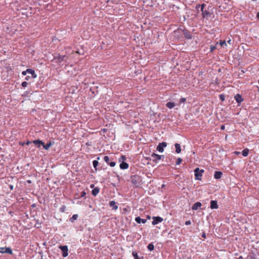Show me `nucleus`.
<instances>
[{
  "label": "nucleus",
  "mask_w": 259,
  "mask_h": 259,
  "mask_svg": "<svg viewBox=\"0 0 259 259\" xmlns=\"http://www.w3.org/2000/svg\"><path fill=\"white\" fill-rule=\"evenodd\" d=\"M132 183L136 187H138L142 184V178L137 175L131 176Z\"/></svg>",
  "instance_id": "f257e3e1"
},
{
  "label": "nucleus",
  "mask_w": 259,
  "mask_h": 259,
  "mask_svg": "<svg viewBox=\"0 0 259 259\" xmlns=\"http://www.w3.org/2000/svg\"><path fill=\"white\" fill-rule=\"evenodd\" d=\"M194 176L195 179L196 180H201V177L202 176V174L204 171V169H200L198 167H196L194 170Z\"/></svg>",
  "instance_id": "f03ea898"
},
{
  "label": "nucleus",
  "mask_w": 259,
  "mask_h": 259,
  "mask_svg": "<svg viewBox=\"0 0 259 259\" xmlns=\"http://www.w3.org/2000/svg\"><path fill=\"white\" fill-rule=\"evenodd\" d=\"M126 157L124 155H121L119 158V161H122L119 165L121 169H126L128 167V164L124 161Z\"/></svg>",
  "instance_id": "7ed1b4c3"
},
{
  "label": "nucleus",
  "mask_w": 259,
  "mask_h": 259,
  "mask_svg": "<svg viewBox=\"0 0 259 259\" xmlns=\"http://www.w3.org/2000/svg\"><path fill=\"white\" fill-rule=\"evenodd\" d=\"M65 58H66V55L61 56L60 54H57L54 56L53 59L55 61L56 63H60L65 60Z\"/></svg>",
  "instance_id": "20e7f679"
},
{
  "label": "nucleus",
  "mask_w": 259,
  "mask_h": 259,
  "mask_svg": "<svg viewBox=\"0 0 259 259\" xmlns=\"http://www.w3.org/2000/svg\"><path fill=\"white\" fill-rule=\"evenodd\" d=\"M59 248L62 252V256L64 257H66L68 255V248L67 245H60Z\"/></svg>",
  "instance_id": "39448f33"
},
{
  "label": "nucleus",
  "mask_w": 259,
  "mask_h": 259,
  "mask_svg": "<svg viewBox=\"0 0 259 259\" xmlns=\"http://www.w3.org/2000/svg\"><path fill=\"white\" fill-rule=\"evenodd\" d=\"M151 158H152V160L155 162H157L158 160L164 158V156L163 155H159L156 153H152L151 154Z\"/></svg>",
  "instance_id": "423d86ee"
},
{
  "label": "nucleus",
  "mask_w": 259,
  "mask_h": 259,
  "mask_svg": "<svg viewBox=\"0 0 259 259\" xmlns=\"http://www.w3.org/2000/svg\"><path fill=\"white\" fill-rule=\"evenodd\" d=\"M0 252L1 253H8L10 254H13V251L11 247H0Z\"/></svg>",
  "instance_id": "0eeeda50"
},
{
  "label": "nucleus",
  "mask_w": 259,
  "mask_h": 259,
  "mask_svg": "<svg viewBox=\"0 0 259 259\" xmlns=\"http://www.w3.org/2000/svg\"><path fill=\"white\" fill-rule=\"evenodd\" d=\"M167 146V143L165 142H162L161 143H159L158 146L156 147V149L159 152H163L164 151V148L166 147Z\"/></svg>",
  "instance_id": "6e6552de"
},
{
  "label": "nucleus",
  "mask_w": 259,
  "mask_h": 259,
  "mask_svg": "<svg viewBox=\"0 0 259 259\" xmlns=\"http://www.w3.org/2000/svg\"><path fill=\"white\" fill-rule=\"evenodd\" d=\"M153 221L152 224L153 225H156L160 223H161L163 219L162 218L157 216V217H152Z\"/></svg>",
  "instance_id": "1a4fd4ad"
},
{
  "label": "nucleus",
  "mask_w": 259,
  "mask_h": 259,
  "mask_svg": "<svg viewBox=\"0 0 259 259\" xmlns=\"http://www.w3.org/2000/svg\"><path fill=\"white\" fill-rule=\"evenodd\" d=\"M183 34L184 35V37L185 38L188 39H190L192 38V35L191 33L186 29H184L182 30Z\"/></svg>",
  "instance_id": "9d476101"
},
{
  "label": "nucleus",
  "mask_w": 259,
  "mask_h": 259,
  "mask_svg": "<svg viewBox=\"0 0 259 259\" xmlns=\"http://www.w3.org/2000/svg\"><path fill=\"white\" fill-rule=\"evenodd\" d=\"M234 98L236 101V102L238 103V105H240L241 103L243 101V99L242 97V96L239 94H237L234 97Z\"/></svg>",
  "instance_id": "9b49d317"
},
{
  "label": "nucleus",
  "mask_w": 259,
  "mask_h": 259,
  "mask_svg": "<svg viewBox=\"0 0 259 259\" xmlns=\"http://www.w3.org/2000/svg\"><path fill=\"white\" fill-rule=\"evenodd\" d=\"M26 72L27 73L30 74L31 75V77L33 78H35L37 77V75L35 73L34 70L31 68L27 69Z\"/></svg>",
  "instance_id": "f8f14e48"
},
{
  "label": "nucleus",
  "mask_w": 259,
  "mask_h": 259,
  "mask_svg": "<svg viewBox=\"0 0 259 259\" xmlns=\"http://www.w3.org/2000/svg\"><path fill=\"white\" fill-rule=\"evenodd\" d=\"M210 207L211 209H217L219 207L218 202L216 200H211L210 202Z\"/></svg>",
  "instance_id": "ddd939ff"
},
{
  "label": "nucleus",
  "mask_w": 259,
  "mask_h": 259,
  "mask_svg": "<svg viewBox=\"0 0 259 259\" xmlns=\"http://www.w3.org/2000/svg\"><path fill=\"white\" fill-rule=\"evenodd\" d=\"M109 205L114 210H116L118 208V205L115 201L112 200L109 201Z\"/></svg>",
  "instance_id": "4468645a"
},
{
  "label": "nucleus",
  "mask_w": 259,
  "mask_h": 259,
  "mask_svg": "<svg viewBox=\"0 0 259 259\" xmlns=\"http://www.w3.org/2000/svg\"><path fill=\"white\" fill-rule=\"evenodd\" d=\"M33 143L38 148H40L41 146L44 145V142L40 140H34L33 141Z\"/></svg>",
  "instance_id": "2eb2a0df"
},
{
  "label": "nucleus",
  "mask_w": 259,
  "mask_h": 259,
  "mask_svg": "<svg viewBox=\"0 0 259 259\" xmlns=\"http://www.w3.org/2000/svg\"><path fill=\"white\" fill-rule=\"evenodd\" d=\"M202 205L200 202H197L195 203L192 206V209L193 210H197Z\"/></svg>",
  "instance_id": "dca6fc26"
},
{
  "label": "nucleus",
  "mask_w": 259,
  "mask_h": 259,
  "mask_svg": "<svg viewBox=\"0 0 259 259\" xmlns=\"http://www.w3.org/2000/svg\"><path fill=\"white\" fill-rule=\"evenodd\" d=\"M135 221L138 224H141V223L145 224L146 223L147 220L141 219L140 217H137L135 218Z\"/></svg>",
  "instance_id": "f3484780"
},
{
  "label": "nucleus",
  "mask_w": 259,
  "mask_h": 259,
  "mask_svg": "<svg viewBox=\"0 0 259 259\" xmlns=\"http://www.w3.org/2000/svg\"><path fill=\"white\" fill-rule=\"evenodd\" d=\"M223 176V172L220 171H215L214 174V178L215 179H220Z\"/></svg>",
  "instance_id": "a211bd4d"
},
{
  "label": "nucleus",
  "mask_w": 259,
  "mask_h": 259,
  "mask_svg": "<svg viewBox=\"0 0 259 259\" xmlns=\"http://www.w3.org/2000/svg\"><path fill=\"white\" fill-rule=\"evenodd\" d=\"M100 190V189L99 187L94 188L92 191V194L94 196H96L98 195V194L99 193Z\"/></svg>",
  "instance_id": "6ab92c4d"
},
{
  "label": "nucleus",
  "mask_w": 259,
  "mask_h": 259,
  "mask_svg": "<svg viewBox=\"0 0 259 259\" xmlns=\"http://www.w3.org/2000/svg\"><path fill=\"white\" fill-rule=\"evenodd\" d=\"M174 146L176 148V152L178 154L180 153L182 151L180 144L179 143H175Z\"/></svg>",
  "instance_id": "aec40b11"
},
{
  "label": "nucleus",
  "mask_w": 259,
  "mask_h": 259,
  "mask_svg": "<svg viewBox=\"0 0 259 259\" xmlns=\"http://www.w3.org/2000/svg\"><path fill=\"white\" fill-rule=\"evenodd\" d=\"M202 16L203 18H208L211 15V14L208 11H207V10H205L204 12H203L202 13Z\"/></svg>",
  "instance_id": "412c9836"
},
{
  "label": "nucleus",
  "mask_w": 259,
  "mask_h": 259,
  "mask_svg": "<svg viewBox=\"0 0 259 259\" xmlns=\"http://www.w3.org/2000/svg\"><path fill=\"white\" fill-rule=\"evenodd\" d=\"M175 106V104L174 102H168L166 104V107H167L169 109H172Z\"/></svg>",
  "instance_id": "4be33fe9"
},
{
  "label": "nucleus",
  "mask_w": 259,
  "mask_h": 259,
  "mask_svg": "<svg viewBox=\"0 0 259 259\" xmlns=\"http://www.w3.org/2000/svg\"><path fill=\"white\" fill-rule=\"evenodd\" d=\"M99 159H100V157H98L97 160H94L93 161V166L95 168L96 170H97V166H98V164H99L98 160H99Z\"/></svg>",
  "instance_id": "5701e85b"
},
{
  "label": "nucleus",
  "mask_w": 259,
  "mask_h": 259,
  "mask_svg": "<svg viewBox=\"0 0 259 259\" xmlns=\"http://www.w3.org/2000/svg\"><path fill=\"white\" fill-rule=\"evenodd\" d=\"M52 145V142L50 141L49 143H48L47 144H45L44 143V145H42L43 148L46 149L48 150L50 148V147Z\"/></svg>",
  "instance_id": "b1692460"
},
{
  "label": "nucleus",
  "mask_w": 259,
  "mask_h": 259,
  "mask_svg": "<svg viewBox=\"0 0 259 259\" xmlns=\"http://www.w3.org/2000/svg\"><path fill=\"white\" fill-rule=\"evenodd\" d=\"M248 153H249V150L247 148H245L242 151V155L244 156V157H246L248 156Z\"/></svg>",
  "instance_id": "393cba45"
},
{
  "label": "nucleus",
  "mask_w": 259,
  "mask_h": 259,
  "mask_svg": "<svg viewBox=\"0 0 259 259\" xmlns=\"http://www.w3.org/2000/svg\"><path fill=\"white\" fill-rule=\"evenodd\" d=\"M147 249L151 251H153L154 249V246L153 244V243H150V244H149L147 246Z\"/></svg>",
  "instance_id": "a878e982"
},
{
  "label": "nucleus",
  "mask_w": 259,
  "mask_h": 259,
  "mask_svg": "<svg viewBox=\"0 0 259 259\" xmlns=\"http://www.w3.org/2000/svg\"><path fill=\"white\" fill-rule=\"evenodd\" d=\"M78 217V216L77 214H73L72 217L71 218H70V222L73 223L75 220H76L77 219Z\"/></svg>",
  "instance_id": "bb28decb"
},
{
  "label": "nucleus",
  "mask_w": 259,
  "mask_h": 259,
  "mask_svg": "<svg viewBox=\"0 0 259 259\" xmlns=\"http://www.w3.org/2000/svg\"><path fill=\"white\" fill-rule=\"evenodd\" d=\"M132 255L134 258V259H140V258L139 257L138 253L136 251H133Z\"/></svg>",
  "instance_id": "cd10ccee"
},
{
  "label": "nucleus",
  "mask_w": 259,
  "mask_h": 259,
  "mask_svg": "<svg viewBox=\"0 0 259 259\" xmlns=\"http://www.w3.org/2000/svg\"><path fill=\"white\" fill-rule=\"evenodd\" d=\"M104 160L108 164L110 162V158L108 156H105L104 157Z\"/></svg>",
  "instance_id": "c85d7f7f"
},
{
  "label": "nucleus",
  "mask_w": 259,
  "mask_h": 259,
  "mask_svg": "<svg viewBox=\"0 0 259 259\" xmlns=\"http://www.w3.org/2000/svg\"><path fill=\"white\" fill-rule=\"evenodd\" d=\"M219 99L222 101H224L225 100V96L224 94H221L219 95Z\"/></svg>",
  "instance_id": "c756f323"
},
{
  "label": "nucleus",
  "mask_w": 259,
  "mask_h": 259,
  "mask_svg": "<svg viewBox=\"0 0 259 259\" xmlns=\"http://www.w3.org/2000/svg\"><path fill=\"white\" fill-rule=\"evenodd\" d=\"M182 162V159L180 157H179L177 160L176 164L179 165Z\"/></svg>",
  "instance_id": "7c9ffc66"
},
{
  "label": "nucleus",
  "mask_w": 259,
  "mask_h": 259,
  "mask_svg": "<svg viewBox=\"0 0 259 259\" xmlns=\"http://www.w3.org/2000/svg\"><path fill=\"white\" fill-rule=\"evenodd\" d=\"M85 195H86V192H85L84 191H82V192H81V195H80V196H79V197H76V198L78 199V198H79L80 197H85Z\"/></svg>",
  "instance_id": "2f4dec72"
},
{
  "label": "nucleus",
  "mask_w": 259,
  "mask_h": 259,
  "mask_svg": "<svg viewBox=\"0 0 259 259\" xmlns=\"http://www.w3.org/2000/svg\"><path fill=\"white\" fill-rule=\"evenodd\" d=\"M40 226H41V223H39V222H38V221L37 220V221H36V224H35V227L36 228H39L40 227Z\"/></svg>",
  "instance_id": "473e14b6"
},
{
  "label": "nucleus",
  "mask_w": 259,
  "mask_h": 259,
  "mask_svg": "<svg viewBox=\"0 0 259 259\" xmlns=\"http://www.w3.org/2000/svg\"><path fill=\"white\" fill-rule=\"evenodd\" d=\"M220 44L221 47H223L224 45L227 46L225 40H220Z\"/></svg>",
  "instance_id": "72a5a7b5"
},
{
  "label": "nucleus",
  "mask_w": 259,
  "mask_h": 259,
  "mask_svg": "<svg viewBox=\"0 0 259 259\" xmlns=\"http://www.w3.org/2000/svg\"><path fill=\"white\" fill-rule=\"evenodd\" d=\"M108 164L111 167H114L115 165V164H116V162H114V161H111V162H109V163H108Z\"/></svg>",
  "instance_id": "f704fd0d"
},
{
  "label": "nucleus",
  "mask_w": 259,
  "mask_h": 259,
  "mask_svg": "<svg viewBox=\"0 0 259 259\" xmlns=\"http://www.w3.org/2000/svg\"><path fill=\"white\" fill-rule=\"evenodd\" d=\"M206 6V5L205 4H202L201 5L200 8H201V11L203 13L204 12V7Z\"/></svg>",
  "instance_id": "c9c22d12"
},
{
  "label": "nucleus",
  "mask_w": 259,
  "mask_h": 259,
  "mask_svg": "<svg viewBox=\"0 0 259 259\" xmlns=\"http://www.w3.org/2000/svg\"><path fill=\"white\" fill-rule=\"evenodd\" d=\"M28 83L26 81H23L21 83V85L23 88H25L27 86Z\"/></svg>",
  "instance_id": "e433bc0d"
},
{
  "label": "nucleus",
  "mask_w": 259,
  "mask_h": 259,
  "mask_svg": "<svg viewBox=\"0 0 259 259\" xmlns=\"http://www.w3.org/2000/svg\"><path fill=\"white\" fill-rule=\"evenodd\" d=\"M186 101V98H181L180 99V103H184Z\"/></svg>",
  "instance_id": "4c0bfd02"
},
{
  "label": "nucleus",
  "mask_w": 259,
  "mask_h": 259,
  "mask_svg": "<svg viewBox=\"0 0 259 259\" xmlns=\"http://www.w3.org/2000/svg\"><path fill=\"white\" fill-rule=\"evenodd\" d=\"M65 209H66V206L65 205L62 206L60 208L61 212H64Z\"/></svg>",
  "instance_id": "58836bf2"
},
{
  "label": "nucleus",
  "mask_w": 259,
  "mask_h": 259,
  "mask_svg": "<svg viewBox=\"0 0 259 259\" xmlns=\"http://www.w3.org/2000/svg\"><path fill=\"white\" fill-rule=\"evenodd\" d=\"M210 52H212L214 50H215L216 49V47L215 46L211 45L210 46Z\"/></svg>",
  "instance_id": "ea45409f"
},
{
  "label": "nucleus",
  "mask_w": 259,
  "mask_h": 259,
  "mask_svg": "<svg viewBox=\"0 0 259 259\" xmlns=\"http://www.w3.org/2000/svg\"><path fill=\"white\" fill-rule=\"evenodd\" d=\"M171 157H172V156L167 157L166 158L165 161L167 162H169L171 160Z\"/></svg>",
  "instance_id": "a19ab883"
},
{
  "label": "nucleus",
  "mask_w": 259,
  "mask_h": 259,
  "mask_svg": "<svg viewBox=\"0 0 259 259\" xmlns=\"http://www.w3.org/2000/svg\"><path fill=\"white\" fill-rule=\"evenodd\" d=\"M185 224L186 225V226H188V225H190L191 224V222L189 220V221H187L185 222Z\"/></svg>",
  "instance_id": "79ce46f5"
},
{
  "label": "nucleus",
  "mask_w": 259,
  "mask_h": 259,
  "mask_svg": "<svg viewBox=\"0 0 259 259\" xmlns=\"http://www.w3.org/2000/svg\"><path fill=\"white\" fill-rule=\"evenodd\" d=\"M31 78H32L31 76H27L25 77V79L26 80H29Z\"/></svg>",
  "instance_id": "37998d69"
},
{
  "label": "nucleus",
  "mask_w": 259,
  "mask_h": 259,
  "mask_svg": "<svg viewBox=\"0 0 259 259\" xmlns=\"http://www.w3.org/2000/svg\"><path fill=\"white\" fill-rule=\"evenodd\" d=\"M27 72H26V70H25V71H22V75H23V76H25V75L27 74Z\"/></svg>",
  "instance_id": "c03bdc74"
},
{
  "label": "nucleus",
  "mask_w": 259,
  "mask_h": 259,
  "mask_svg": "<svg viewBox=\"0 0 259 259\" xmlns=\"http://www.w3.org/2000/svg\"><path fill=\"white\" fill-rule=\"evenodd\" d=\"M201 237H202V238H206V234H205V233L204 232H203V233L202 234V235H201Z\"/></svg>",
  "instance_id": "a18cd8bd"
},
{
  "label": "nucleus",
  "mask_w": 259,
  "mask_h": 259,
  "mask_svg": "<svg viewBox=\"0 0 259 259\" xmlns=\"http://www.w3.org/2000/svg\"><path fill=\"white\" fill-rule=\"evenodd\" d=\"M225 128V125H222L221 126V130H224Z\"/></svg>",
  "instance_id": "49530a36"
},
{
  "label": "nucleus",
  "mask_w": 259,
  "mask_h": 259,
  "mask_svg": "<svg viewBox=\"0 0 259 259\" xmlns=\"http://www.w3.org/2000/svg\"><path fill=\"white\" fill-rule=\"evenodd\" d=\"M201 5H197L196 6V9L198 10L199 8H200Z\"/></svg>",
  "instance_id": "de8ad7c7"
},
{
  "label": "nucleus",
  "mask_w": 259,
  "mask_h": 259,
  "mask_svg": "<svg viewBox=\"0 0 259 259\" xmlns=\"http://www.w3.org/2000/svg\"><path fill=\"white\" fill-rule=\"evenodd\" d=\"M256 17L257 20H259V12L257 13Z\"/></svg>",
  "instance_id": "09e8293b"
},
{
  "label": "nucleus",
  "mask_w": 259,
  "mask_h": 259,
  "mask_svg": "<svg viewBox=\"0 0 259 259\" xmlns=\"http://www.w3.org/2000/svg\"><path fill=\"white\" fill-rule=\"evenodd\" d=\"M9 188L12 190L13 189L14 187H13V185H11L9 186Z\"/></svg>",
  "instance_id": "8fccbe9b"
},
{
  "label": "nucleus",
  "mask_w": 259,
  "mask_h": 259,
  "mask_svg": "<svg viewBox=\"0 0 259 259\" xmlns=\"http://www.w3.org/2000/svg\"><path fill=\"white\" fill-rule=\"evenodd\" d=\"M146 218H147V219H148V220H150V219H151V217H150L149 215H147L146 216Z\"/></svg>",
  "instance_id": "3c124183"
},
{
  "label": "nucleus",
  "mask_w": 259,
  "mask_h": 259,
  "mask_svg": "<svg viewBox=\"0 0 259 259\" xmlns=\"http://www.w3.org/2000/svg\"><path fill=\"white\" fill-rule=\"evenodd\" d=\"M234 153H235V154H236L237 155H238L240 153V152H238V151H235Z\"/></svg>",
  "instance_id": "603ef678"
},
{
  "label": "nucleus",
  "mask_w": 259,
  "mask_h": 259,
  "mask_svg": "<svg viewBox=\"0 0 259 259\" xmlns=\"http://www.w3.org/2000/svg\"><path fill=\"white\" fill-rule=\"evenodd\" d=\"M227 42H228V43H229V44H230V45H231V42H232V41H231V39H229V40H228V41H227Z\"/></svg>",
  "instance_id": "864d4df0"
},
{
  "label": "nucleus",
  "mask_w": 259,
  "mask_h": 259,
  "mask_svg": "<svg viewBox=\"0 0 259 259\" xmlns=\"http://www.w3.org/2000/svg\"><path fill=\"white\" fill-rule=\"evenodd\" d=\"M94 186H95L94 184H92V185H91L90 187L91 188H94Z\"/></svg>",
  "instance_id": "5fc2aeb1"
},
{
  "label": "nucleus",
  "mask_w": 259,
  "mask_h": 259,
  "mask_svg": "<svg viewBox=\"0 0 259 259\" xmlns=\"http://www.w3.org/2000/svg\"><path fill=\"white\" fill-rule=\"evenodd\" d=\"M30 143H31V142H30V141H27V142H26V144H27V145H29V144H30Z\"/></svg>",
  "instance_id": "6e6d98bb"
},
{
  "label": "nucleus",
  "mask_w": 259,
  "mask_h": 259,
  "mask_svg": "<svg viewBox=\"0 0 259 259\" xmlns=\"http://www.w3.org/2000/svg\"><path fill=\"white\" fill-rule=\"evenodd\" d=\"M237 259H243V257H242V256H240L238 258H237Z\"/></svg>",
  "instance_id": "4d7b16f0"
},
{
  "label": "nucleus",
  "mask_w": 259,
  "mask_h": 259,
  "mask_svg": "<svg viewBox=\"0 0 259 259\" xmlns=\"http://www.w3.org/2000/svg\"><path fill=\"white\" fill-rule=\"evenodd\" d=\"M27 182L28 183H31V181L30 180H27Z\"/></svg>",
  "instance_id": "13d9d810"
},
{
  "label": "nucleus",
  "mask_w": 259,
  "mask_h": 259,
  "mask_svg": "<svg viewBox=\"0 0 259 259\" xmlns=\"http://www.w3.org/2000/svg\"><path fill=\"white\" fill-rule=\"evenodd\" d=\"M87 144V145H88V146H90V145H91V144H90V143H87V144Z\"/></svg>",
  "instance_id": "bf43d9fd"
},
{
  "label": "nucleus",
  "mask_w": 259,
  "mask_h": 259,
  "mask_svg": "<svg viewBox=\"0 0 259 259\" xmlns=\"http://www.w3.org/2000/svg\"><path fill=\"white\" fill-rule=\"evenodd\" d=\"M252 2H255L257 0H251Z\"/></svg>",
  "instance_id": "052dcab7"
},
{
  "label": "nucleus",
  "mask_w": 259,
  "mask_h": 259,
  "mask_svg": "<svg viewBox=\"0 0 259 259\" xmlns=\"http://www.w3.org/2000/svg\"><path fill=\"white\" fill-rule=\"evenodd\" d=\"M12 211H10V212H9V213H10V214H12Z\"/></svg>",
  "instance_id": "680f3d73"
},
{
  "label": "nucleus",
  "mask_w": 259,
  "mask_h": 259,
  "mask_svg": "<svg viewBox=\"0 0 259 259\" xmlns=\"http://www.w3.org/2000/svg\"><path fill=\"white\" fill-rule=\"evenodd\" d=\"M188 259H191V258L190 257H188Z\"/></svg>",
  "instance_id": "e2e57ef3"
}]
</instances>
